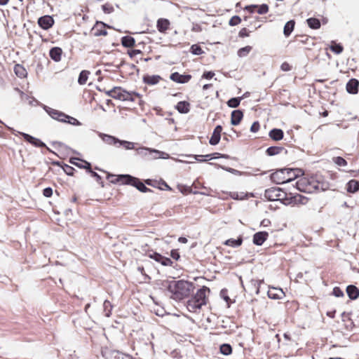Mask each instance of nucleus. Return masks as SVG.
I'll return each instance as SVG.
<instances>
[{"mask_svg": "<svg viewBox=\"0 0 359 359\" xmlns=\"http://www.w3.org/2000/svg\"><path fill=\"white\" fill-rule=\"evenodd\" d=\"M175 300L188 297L194 290V283L184 280L166 281L163 284Z\"/></svg>", "mask_w": 359, "mask_h": 359, "instance_id": "nucleus-1", "label": "nucleus"}, {"mask_svg": "<svg viewBox=\"0 0 359 359\" xmlns=\"http://www.w3.org/2000/svg\"><path fill=\"white\" fill-rule=\"evenodd\" d=\"M210 292V289L206 286H203L196 293L187 301V308L189 311L192 313H198L203 306L207 304L206 292Z\"/></svg>", "mask_w": 359, "mask_h": 359, "instance_id": "nucleus-2", "label": "nucleus"}, {"mask_svg": "<svg viewBox=\"0 0 359 359\" xmlns=\"http://www.w3.org/2000/svg\"><path fill=\"white\" fill-rule=\"evenodd\" d=\"M318 182L313 178L302 177L296 182V188L302 192L311 193L314 189H318Z\"/></svg>", "mask_w": 359, "mask_h": 359, "instance_id": "nucleus-3", "label": "nucleus"}, {"mask_svg": "<svg viewBox=\"0 0 359 359\" xmlns=\"http://www.w3.org/2000/svg\"><path fill=\"white\" fill-rule=\"evenodd\" d=\"M288 170L289 168H282L273 172L270 176L271 181L276 184H281L292 182V175H287Z\"/></svg>", "mask_w": 359, "mask_h": 359, "instance_id": "nucleus-4", "label": "nucleus"}, {"mask_svg": "<svg viewBox=\"0 0 359 359\" xmlns=\"http://www.w3.org/2000/svg\"><path fill=\"white\" fill-rule=\"evenodd\" d=\"M119 179L123 180V181L126 184H130L136 187L141 192L146 193L147 191H151V190L147 188L145 184L140 181V179L132 175H123L120 177Z\"/></svg>", "mask_w": 359, "mask_h": 359, "instance_id": "nucleus-5", "label": "nucleus"}, {"mask_svg": "<svg viewBox=\"0 0 359 359\" xmlns=\"http://www.w3.org/2000/svg\"><path fill=\"white\" fill-rule=\"evenodd\" d=\"M102 356L105 359H132L128 354L123 353L116 350L105 348L102 351Z\"/></svg>", "mask_w": 359, "mask_h": 359, "instance_id": "nucleus-6", "label": "nucleus"}, {"mask_svg": "<svg viewBox=\"0 0 359 359\" xmlns=\"http://www.w3.org/2000/svg\"><path fill=\"white\" fill-rule=\"evenodd\" d=\"M43 109L45 111L49 114V116L53 118V119H55L58 121L66 123L67 122V118L68 117V115L58 111L57 109H52L49 107L44 106Z\"/></svg>", "mask_w": 359, "mask_h": 359, "instance_id": "nucleus-7", "label": "nucleus"}, {"mask_svg": "<svg viewBox=\"0 0 359 359\" xmlns=\"http://www.w3.org/2000/svg\"><path fill=\"white\" fill-rule=\"evenodd\" d=\"M21 135L25 141L28 142L32 145L36 147H46L49 152L55 154V153L53 151L50 149H49L48 147H46V144L43 142L41 140L36 138L27 133H22Z\"/></svg>", "mask_w": 359, "mask_h": 359, "instance_id": "nucleus-8", "label": "nucleus"}, {"mask_svg": "<svg viewBox=\"0 0 359 359\" xmlns=\"http://www.w3.org/2000/svg\"><path fill=\"white\" fill-rule=\"evenodd\" d=\"M308 201V198L300 194L292 195L290 194V197L288 198H285V205H297V204H306Z\"/></svg>", "mask_w": 359, "mask_h": 359, "instance_id": "nucleus-9", "label": "nucleus"}, {"mask_svg": "<svg viewBox=\"0 0 359 359\" xmlns=\"http://www.w3.org/2000/svg\"><path fill=\"white\" fill-rule=\"evenodd\" d=\"M106 27L111 28V27L108 26L107 24L100 21H97L92 29V32L95 36H106L107 34V32L105 29Z\"/></svg>", "mask_w": 359, "mask_h": 359, "instance_id": "nucleus-10", "label": "nucleus"}, {"mask_svg": "<svg viewBox=\"0 0 359 359\" xmlns=\"http://www.w3.org/2000/svg\"><path fill=\"white\" fill-rule=\"evenodd\" d=\"M38 25L43 29L48 30L54 25V19L50 15H43L38 19Z\"/></svg>", "mask_w": 359, "mask_h": 359, "instance_id": "nucleus-11", "label": "nucleus"}, {"mask_svg": "<svg viewBox=\"0 0 359 359\" xmlns=\"http://www.w3.org/2000/svg\"><path fill=\"white\" fill-rule=\"evenodd\" d=\"M280 188L271 187L265 190L264 197L269 201H276L280 197Z\"/></svg>", "mask_w": 359, "mask_h": 359, "instance_id": "nucleus-12", "label": "nucleus"}, {"mask_svg": "<svg viewBox=\"0 0 359 359\" xmlns=\"http://www.w3.org/2000/svg\"><path fill=\"white\" fill-rule=\"evenodd\" d=\"M170 79L178 83H186L190 81L191 76L190 74H180L178 72L172 73Z\"/></svg>", "mask_w": 359, "mask_h": 359, "instance_id": "nucleus-13", "label": "nucleus"}, {"mask_svg": "<svg viewBox=\"0 0 359 359\" xmlns=\"http://www.w3.org/2000/svg\"><path fill=\"white\" fill-rule=\"evenodd\" d=\"M222 131V127L220 125H218L215 128L212 135L209 140V143L211 145H217L219 142Z\"/></svg>", "mask_w": 359, "mask_h": 359, "instance_id": "nucleus-14", "label": "nucleus"}, {"mask_svg": "<svg viewBox=\"0 0 359 359\" xmlns=\"http://www.w3.org/2000/svg\"><path fill=\"white\" fill-rule=\"evenodd\" d=\"M269 233L266 231H259L254 234L252 242L256 245H262L267 239Z\"/></svg>", "mask_w": 359, "mask_h": 359, "instance_id": "nucleus-15", "label": "nucleus"}, {"mask_svg": "<svg viewBox=\"0 0 359 359\" xmlns=\"http://www.w3.org/2000/svg\"><path fill=\"white\" fill-rule=\"evenodd\" d=\"M268 297L273 299H280L285 296V293L280 288L271 287L267 292Z\"/></svg>", "mask_w": 359, "mask_h": 359, "instance_id": "nucleus-16", "label": "nucleus"}, {"mask_svg": "<svg viewBox=\"0 0 359 359\" xmlns=\"http://www.w3.org/2000/svg\"><path fill=\"white\" fill-rule=\"evenodd\" d=\"M359 81L356 79H350L346 83V90L350 94H357L358 92Z\"/></svg>", "mask_w": 359, "mask_h": 359, "instance_id": "nucleus-17", "label": "nucleus"}, {"mask_svg": "<svg viewBox=\"0 0 359 359\" xmlns=\"http://www.w3.org/2000/svg\"><path fill=\"white\" fill-rule=\"evenodd\" d=\"M169 157H170L169 154L164 151H159V150H157L155 149H151L150 154L149 155L148 159H149V160L158 159V158L166 159V158H168Z\"/></svg>", "mask_w": 359, "mask_h": 359, "instance_id": "nucleus-18", "label": "nucleus"}, {"mask_svg": "<svg viewBox=\"0 0 359 359\" xmlns=\"http://www.w3.org/2000/svg\"><path fill=\"white\" fill-rule=\"evenodd\" d=\"M243 117V113L240 109L233 110L231 112V124L238 126Z\"/></svg>", "mask_w": 359, "mask_h": 359, "instance_id": "nucleus-19", "label": "nucleus"}, {"mask_svg": "<svg viewBox=\"0 0 359 359\" xmlns=\"http://www.w3.org/2000/svg\"><path fill=\"white\" fill-rule=\"evenodd\" d=\"M100 137L104 142L109 145H115L117 147V144H118L119 142V139L110 135L100 133Z\"/></svg>", "mask_w": 359, "mask_h": 359, "instance_id": "nucleus-20", "label": "nucleus"}, {"mask_svg": "<svg viewBox=\"0 0 359 359\" xmlns=\"http://www.w3.org/2000/svg\"><path fill=\"white\" fill-rule=\"evenodd\" d=\"M62 53V50L60 47H53L49 51L50 58L55 62L61 60Z\"/></svg>", "mask_w": 359, "mask_h": 359, "instance_id": "nucleus-21", "label": "nucleus"}, {"mask_svg": "<svg viewBox=\"0 0 359 359\" xmlns=\"http://www.w3.org/2000/svg\"><path fill=\"white\" fill-rule=\"evenodd\" d=\"M346 293H347L348 297L352 300H355V299H358L359 297L358 288L353 285H350L347 286Z\"/></svg>", "mask_w": 359, "mask_h": 359, "instance_id": "nucleus-22", "label": "nucleus"}, {"mask_svg": "<svg viewBox=\"0 0 359 359\" xmlns=\"http://www.w3.org/2000/svg\"><path fill=\"white\" fill-rule=\"evenodd\" d=\"M269 135L273 140L279 141L283 138L284 133L281 129L273 128L269 131Z\"/></svg>", "mask_w": 359, "mask_h": 359, "instance_id": "nucleus-23", "label": "nucleus"}, {"mask_svg": "<svg viewBox=\"0 0 359 359\" xmlns=\"http://www.w3.org/2000/svg\"><path fill=\"white\" fill-rule=\"evenodd\" d=\"M160 80H161V77L158 75H144L143 76L144 83L148 85H156L157 84Z\"/></svg>", "mask_w": 359, "mask_h": 359, "instance_id": "nucleus-24", "label": "nucleus"}, {"mask_svg": "<svg viewBox=\"0 0 359 359\" xmlns=\"http://www.w3.org/2000/svg\"><path fill=\"white\" fill-rule=\"evenodd\" d=\"M157 29L161 32L164 33L166 30L169 29L170 22L168 20L165 18H160L157 21Z\"/></svg>", "mask_w": 359, "mask_h": 359, "instance_id": "nucleus-25", "label": "nucleus"}, {"mask_svg": "<svg viewBox=\"0 0 359 359\" xmlns=\"http://www.w3.org/2000/svg\"><path fill=\"white\" fill-rule=\"evenodd\" d=\"M189 107L188 102L180 101L177 104L175 109L181 114H187L190 111Z\"/></svg>", "mask_w": 359, "mask_h": 359, "instance_id": "nucleus-26", "label": "nucleus"}, {"mask_svg": "<svg viewBox=\"0 0 359 359\" xmlns=\"http://www.w3.org/2000/svg\"><path fill=\"white\" fill-rule=\"evenodd\" d=\"M359 190V181L355 180H350L346 184V191L349 193H355Z\"/></svg>", "mask_w": 359, "mask_h": 359, "instance_id": "nucleus-27", "label": "nucleus"}, {"mask_svg": "<svg viewBox=\"0 0 359 359\" xmlns=\"http://www.w3.org/2000/svg\"><path fill=\"white\" fill-rule=\"evenodd\" d=\"M294 25L295 22L293 20H289L285 23L283 29V34L286 37H288L291 34L294 30Z\"/></svg>", "mask_w": 359, "mask_h": 359, "instance_id": "nucleus-28", "label": "nucleus"}, {"mask_svg": "<svg viewBox=\"0 0 359 359\" xmlns=\"http://www.w3.org/2000/svg\"><path fill=\"white\" fill-rule=\"evenodd\" d=\"M121 44L126 48H132L135 44V40L130 36H125L121 38Z\"/></svg>", "mask_w": 359, "mask_h": 359, "instance_id": "nucleus-29", "label": "nucleus"}, {"mask_svg": "<svg viewBox=\"0 0 359 359\" xmlns=\"http://www.w3.org/2000/svg\"><path fill=\"white\" fill-rule=\"evenodd\" d=\"M14 72L17 76L25 78L27 76V72L25 68L20 64H17L14 67Z\"/></svg>", "mask_w": 359, "mask_h": 359, "instance_id": "nucleus-30", "label": "nucleus"}, {"mask_svg": "<svg viewBox=\"0 0 359 359\" xmlns=\"http://www.w3.org/2000/svg\"><path fill=\"white\" fill-rule=\"evenodd\" d=\"M242 243H243V238L241 236H240L239 237H238L237 239L230 238V239L226 240L224 242V245L231 246L233 248H237V247L241 245Z\"/></svg>", "mask_w": 359, "mask_h": 359, "instance_id": "nucleus-31", "label": "nucleus"}, {"mask_svg": "<svg viewBox=\"0 0 359 359\" xmlns=\"http://www.w3.org/2000/svg\"><path fill=\"white\" fill-rule=\"evenodd\" d=\"M307 24L311 29H317L320 27V22L318 18H310L306 20Z\"/></svg>", "mask_w": 359, "mask_h": 359, "instance_id": "nucleus-32", "label": "nucleus"}, {"mask_svg": "<svg viewBox=\"0 0 359 359\" xmlns=\"http://www.w3.org/2000/svg\"><path fill=\"white\" fill-rule=\"evenodd\" d=\"M90 74V72L88 70H83L80 72L79 78H78V83L80 85H84L86 83L88 76Z\"/></svg>", "mask_w": 359, "mask_h": 359, "instance_id": "nucleus-33", "label": "nucleus"}, {"mask_svg": "<svg viewBox=\"0 0 359 359\" xmlns=\"http://www.w3.org/2000/svg\"><path fill=\"white\" fill-rule=\"evenodd\" d=\"M284 149L282 147H269L266 151V153L268 156H272L276 154H280L283 150Z\"/></svg>", "mask_w": 359, "mask_h": 359, "instance_id": "nucleus-34", "label": "nucleus"}, {"mask_svg": "<svg viewBox=\"0 0 359 359\" xmlns=\"http://www.w3.org/2000/svg\"><path fill=\"white\" fill-rule=\"evenodd\" d=\"M151 148L141 147L136 149L137 155H139L142 157H147L149 158V155L150 154Z\"/></svg>", "mask_w": 359, "mask_h": 359, "instance_id": "nucleus-35", "label": "nucleus"}, {"mask_svg": "<svg viewBox=\"0 0 359 359\" xmlns=\"http://www.w3.org/2000/svg\"><path fill=\"white\" fill-rule=\"evenodd\" d=\"M219 155L218 153H213L207 155H195L194 158L200 162L207 161L208 160L214 159L215 157H212V155Z\"/></svg>", "mask_w": 359, "mask_h": 359, "instance_id": "nucleus-36", "label": "nucleus"}, {"mask_svg": "<svg viewBox=\"0 0 359 359\" xmlns=\"http://www.w3.org/2000/svg\"><path fill=\"white\" fill-rule=\"evenodd\" d=\"M330 50L336 53L340 54L343 52L344 48L340 43H337L334 41H332V44L330 46Z\"/></svg>", "mask_w": 359, "mask_h": 359, "instance_id": "nucleus-37", "label": "nucleus"}, {"mask_svg": "<svg viewBox=\"0 0 359 359\" xmlns=\"http://www.w3.org/2000/svg\"><path fill=\"white\" fill-rule=\"evenodd\" d=\"M220 353L224 355H229L232 353V347L229 344H223L220 346Z\"/></svg>", "mask_w": 359, "mask_h": 359, "instance_id": "nucleus-38", "label": "nucleus"}, {"mask_svg": "<svg viewBox=\"0 0 359 359\" xmlns=\"http://www.w3.org/2000/svg\"><path fill=\"white\" fill-rule=\"evenodd\" d=\"M112 308H113V306L109 301L105 300L104 302L103 309H104V312L105 313V316L109 317L111 316Z\"/></svg>", "mask_w": 359, "mask_h": 359, "instance_id": "nucleus-39", "label": "nucleus"}, {"mask_svg": "<svg viewBox=\"0 0 359 359\" xmlns=\"http://www.w3.org/2000/svg\"><path fill=\"white\" fill-rule=\"evenodd\" d=\"M241 97H232L227 101L228 107L231 108H236L239 106Z\"/></svg>", "mask_w": 359, "mask_h": 359, "instance_id": "nucleus-40", "label": "nucleus"}, {"mask_svg": "<svg viewBox=\"0 0 359 359\" xmlns=\"http://www.w3.org/2000/svg\"><path fill=\"white\" fill-rule=\"evenodd\" d=\"M135 143L132 142H128L126 140H119L118 145H117V147H119L121 146L123 147L126 149H135Z\"/></svg>", "mask_w": 359, "mask_h": 359, "instance_id": "nucleus-41", "label": "nucleus"}, {"mask_svg": "<svg viewBox=\"0 0 359 359\" xmlns=\"http://www.w3.org/2000/svg\"><path fill=\"white\" fill-rule=\"evenodd\" d=\"M291 175L292 177V180L295 178L298 177L299 176L303 175V171L302 169L296 168V169H292L289 168L287 171V175Z\"/></svg>", "mask_w": 359, "mask_h": 359, "instance_id": "nucleus-42", "label": "nucleus"}, {"mask_svg": "<svg viewBox=\"0 0 359 359\" xmlns=\"http://www.w3.org/2000/svg\"><path fill=\"white\" fill-rule=\"evenodd\" d=\"M81 161L83 163V165H78V168L85 169L88 173L90 174L93 171L91 163L84 160H81Z\"/></svg>", "mask_w": 359, "mask_h": 359, "instance_id": "nucleus-43", "label": "nucleus"}, {"mask_svg": "<svg viewBox=\"0 0 359 359\" xmlns=\"http://www.w3.org/2000/svg\"><path fill=\"white\" fill-rule=\"evenodd\" d=\"M257 12L259 15L266 14L269 11V6L266 4H263L262 5H257Z\"/></svg>", "mask_w": 359, "mask_h": 359, "instance_id": "nucleus-44", "label": "nucleus"}, {"mask_svg": "<svg viewBox=\"0 0 359 359\" xmlns=\"http://www.w3.org/2000/svg\"><path fill=\"white\" fill-rule=\"evenodd\" d=\"M251 49H252V47L249 46L241 48L238 51V55L241 57H245L250 53Z\"/></svg>", "mask_w": 359, "mask_h": 359, "instance_id": "nucleus-45", "label": "nucleus"}, {"mask_svg": "<svg viewBox=\"0 0 359 359\" xmlns=\"http://www.w3.org/2000/svg\"><path fill=\"white\" fill-rule=\"evenodd\" d=\"M263 280H254L252 279L250 283L251 285L255 287V293L258 294L259 293V287L261 284L263 283Z\"/></svg>", "mask_w": 359, "mask_h": 359, "instance_id": "nucleus-46", "label": "nucleus"}, {"mask_svg": "<svg viewBox=\"0 0 359 359\" xmlns=\"http://www.w3.org/2000/svg\"><path fill=\"white\" fill-rule=\"evenodd\" d=\"M118 90L116 91V93H114L112 95V98L123 100V92H125V90L121 88V87H118Z\"/></svg>", "mask_w": 359, "mask_h": 359, "instance_id": "nucleus-47", "label": "nucleus"}, {"mask_svg": "<svg viewBox=\"0 0 359 359\" xmlns=\"http://www.w3.org/2000/svg\"><path fill=\"white\" fill-rule=\"evenodd\" d=\"M191 52L194 55H201L203 53V51L202 48H201V46H199L198 45H196V44H194V45L191 46Z\"/></svg>", "mask_w": 359, "mask_h": 359, "instance_id": "nucleus-48", "label": "nucleus"}, {"mask_svg": "<svg viewBox=\"0 0 359 359\" xmlns=\"http://www.w3.org/2000/svg\"><path fill=\"white\" fill-rule=\"evenodd\" d=\"M333 161L339 166H346L347 165L346 161L341 156L333 158Z\"/></svg>", "mask_w": 359, "mask_h": 359, "instance_id": "nucleus-49", "label": "nucleus"}, {"mask_svg": "<svg viewBox=\"0 0 359 359\" xmlns=\"http://www.w3.org/2000/svg\"><path fill=\"white\" fill-rule=\"evenodd\" d=\"M62 169H63L64 172L67 175H69V176H73L74 172L75 171V169L73 167L68 165L67 164H64V165L62 166Z\"/></svg>", "mask_w": 359, "mask_h": 359, "instance_id": "nucleus-50", "label": "nucleus"}, {"mask_svg": "<svg viewBox=\"0 0 359 359\" xmlns=\"http://www.w3.org/2000/svg\"><path fill=\"white\" fill-rule=\"evenodd\" d=\"M157 262L161 263L163 266H171L172 264V261L168 258L162 255V259H159Z\"/></svg>", "mask_w": 359, "mask_h": 359, "instance_id": "nucleus-51", "label": "nucleus"}, {"mask_svg": "<svg viewBox=\"0 0 359 359\" xmlns=\"http://www.w3.org/2000/svg\"><path fill=\"white\" fill-rule=\"evenodd\" d=\"M241 19L239 16L234 15L230 19L229 24L230 26H236L238 25L241 22Z\"/></svg>", "mask_w": 359, "mask_h": 359, "instance_id": "nucleus-52", "label": "nucleus"}, {"mask_svg": "<svg viewBox=\"0 0 359 359\" xmlns=\"http://www.w3.org/2000/svg\"><path fill=\"white\" fill-rule=\"evenodd\" d=\"M102 11L104 13L109 14L112 12H114V7L109 4H105L102 6Z\"/></svg>", "mask_w": 359, "mask_h": 359, "instance_id": "nucleus-53", "label": "nucleus"}, {"mask_svg": "<svg viewBox=\"0 0 359 359\" xmlns=\"http://www.w3.org/2000/svg\"><path fill=\"white\" fill-rule=\"evenodd\" d=\"M90 175L92 177L95 178L96 182L100 184L102 187H104V183L102 182V177L100 175H98L96 172H94L93 170L91 172Z\"/></svg>", "mask_w": 359, "mask_h": 359, "instance_id": "nucleus-54", "label": "nucleus"}, {"mask_svg": "<svg viewBox=\"0 0 359 359\" xmlns=\"http://www.w3.org/2000/svg\"><path fill=\"white\" fill-rule=\"evenodd\" d=\"M121 175H119L118 176H116V175H114L108 174L107 178L109 179L110 177H115V179L111 180V183L116 184V183H118V182H121V184H126L123 181V180L119 179Z\"/></svg>", "mask_w": 359, "mask_h": 359, "instance_id": "nucleus-55", "label": "nucleus"}, {"mask_svg": "<svg viewBox=\"0 0 359 359\" xmlns=\"http://www.w3.org/2000/svg\"><path fill=\"white\" fill-rule=\"evenodd\" d=\"M123 101L134 102L135 101V97H133V94H131L130 92L126 91L125 90V92H123Z\"/></svg>", "mask_w": 359, "mask_h": 359, "instance_id": "nucleus-56", "label": "nucleus"}, {"mask_svg": "<svg viewBox=\"0 0 359 359\" xmlns=\"http://www.w3.org/2000/svg\"><path fill=\"white\" fill-rule=\"evenodd\" d=\"M69 124L74 125V126H80L81 123L75 118L72 117L68 115V117L67 118V122Z\"/></svg>", "mask_w": 359, "mask_h": 359, "instance_id": "nucleus-57", "label": "nucleus"}, {"mask_svg": "<svg viewBox=\"0 0 359 359\" xmlns=\"http://www.w3.org/2000/svg\"><path fill=\"white\" fill-rule=\"evenodd\" d=\"M332 294L337 297H341L344 295V292L339 287H334Z\"/></svg>", "mask_w": 359, "mask_h": 359, "instance_id": "nucleus-58", "label": "nucleus"}, {"mask_svg": "<svg viewBox=\"0 0 359 359\" xmlns=\"http://www.w3.org/2000/svg\"><path fill=\"white\" fill-rule=\"evenodd\" d=\"M246 194H245L244 193H241V194H238V192H234L233 193L231 196L232 198L233 199H236V200H242V199H244L246 197Z\"/></svg>", "mask_w": 359, "mask_h": 359, "instance_id": "nucleus-59", "label": "nucleus"}, {"mask_svg": "<svg viewBox=\"0 0 359 359\" xmlns=\"http://www.w3.org/2000/svg\"><path fill=\"white\" fill-rule=\"evenodd\" d=\"M178 187H179L180 191L182 194L192 193L191 188L190 187L179 185Z\"/></svg>", "mask_w": 359, "mask_h": 359, "instance_id": "nucleus-60", "label": "nucleus"}, {"mask_svg": "<svg viewBox=\"0 0 359 359\" xmlns=\"http://www.w3.org/2000/svg\"><path fill=\"white\" fill-rule=\"evenodd\" d=\"M290 195L288 196L285 192H283L280 189V197L277 198L276 201H280L283 204L285 205V198H288Z\"/></svg>", "mask_w": 359, "mask_h": 359, "instance_id": "nucleus-61", "label": "nucleus"}, {"mask_svg": "<svg viewBox=\"0 0 359 359\" xmlns=\"http://www.w3.org/2000/svg\"><path fill=\"white\" fill-rule=\"evenodd\" d=\"M43 194L45 197L49 198L53 195V189L50 187L45 188L43 191Z\"/></svg>", "mask_w": 359, "mask_h": 359, "instance_id": "nucleus-62", "label": "nucleus"}, {"mask_svg": "<svg viewBox=\"0 0 359 359\" xmlns=\"http://www.w3.org/2000/svg\"><path fill=\"white\" fill-rule=\"evenodd\" d=\"M259 130V123L258 121H255L250 127V131L252 133H257Z\"/></svg>", "mask_w": 359, "mask_h": 359, "instance_id": "nucleus-63", "label": "nucleus"}, {"mask_svg": "<svg viewBox=\"0 0 359 359\" xmlns=\"http://www.w3.org/2000/svg\"><path fill=\"white\" fill-rule=\"evenodd\" d=\"M220 296L223 298L227 303L230 301V298L227 295V290L226 289H222L220 292Z\"/></svg>", "mask_w": 359, "mask_h": 359, "instance_id": "nucleus-64", "label": "nucleus"}]
</instances>
